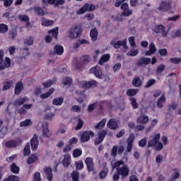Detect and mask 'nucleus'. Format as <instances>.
<instances>
[{
    "instance_id": "49530a36",
    "label": "nucleus",
    "mask_w": 181,
    "mask_h": 181,
    "mask_svg": "<svg viewBox=\"0 0 181 181\" xmlns=\"http://www.w3.org/2000/svg\"><path fill=\"white\" fill-rule=\"evenodd\" d=\"M30 153V145L29 144V143H28L24 148L23 155L26 156Z\"/></svg>"
},
{
    "instance_id": "20e7f679",
    "label": "nucleus",
    "mask_w": 181,
    "mask_h": 181,
    "mask_svg": "<svg viewBox=\"0 0 181 181\" xmlns=\"http://www.w3.org/2000/svg\"><path fill=\"white\" fill-rule=\"evenodd\" d=\"M11 67V59L9 57H6L5 61H4V50H0V70H4V69H8Z\"/></svg>"
},
{
    "instance_id": "39448f33",
    "label": "nucleus",
    "mask_w": 181,
    "mask_h": 181,
    "mask_svg": "<svg viewBox=\"0 0 181 181\" xmlns=\"http://www.w3.org/2000/svg\"><path fill=\"white\" fill-rule=\"evenodd\" d=\"M127 39L119 40L116 42L115 40H112L110 42V45L115 47V49H119L121 46L124 47V49H128V47L127 46Z\"/></svg>"
},
{
    "instance_id": "c756f323",
    "label": "nucleus",
    "mask_w": 181,
    "mask_h": 181,
    "mask_svg": "<svg viewBox=\"0 0 181 181\" xmlns=\"http://www.w3.org/2000/svg\"><path fill=\"white\" fill-rule=\"evenodd\" d=\"M132 85L134 87H141V86H142V81L141 80V78L135 76L132 80Z\"/></svg>"
},
{
    "instance_id": "2f4dec72",
    "label": "nucleus",
    "mask_w": 181,
    "mask_h": 181,
    "mask_svg": "<svg viewBox=\"0 0 181 181\" xmlns=\"http://www.w3.org/2000/svg\"><path fill=\"white\" fill-rule=\"evenodd\" d=\"M4 86H3V90H9L13 85V81L12 80H7L5 82H4Z\"/></svg>"
},
{
    "instance_id": "bb28decb",
    "label": "nucleus",
    "mask_w": 181,
    "mask_h": 181,
    "mask_svg": "<svg viewBox=\"0 0 181 181\" xmlns=\"http://www.w3.org/2000/svg\"><path fill=\"white\" fill-rule=\"evenodd\" d=\"M23 90V84L22 82H18L16 83L15 87V94L16 95H19L21 94V92Z\"/></svg>"
},
{
    "instance_id": "774afa93",
    "label": "nucleus",
    "mask_w": 181,
    "mask_h": 181,
    "mask_svg": "<svg viewBox=\"0 0 181 181\" xmlns=\"http://www.w3.org/2000/svg\"><path fill=\"white\" fill-rule=\"evenodd\" d=\"M34 181H42V179L40 178V173H35L34 174Z\"/></svg>"
},
{
    "instance_id": "c9c22d12",
    "label": "nucleus",
    "mask_w": 181,
    "mask_h": 181,
    "mask_svg": "<svg viewBox=\"0 0 181 181\" xmlns=\"http://www.w3.org/2000/svg\"><path fill=\"white\" fill-rule=\"evenodd\" d=\"M48 33L52 35V37L57 39V35H59V27H55L52 30H49Z\"/></svg>"
},
{
    "instance_id": "f8f14e48",
    "label": "nucleus",
    "mask_w": 181,
    "mask_h": 181,
    "mask_svg": "<svg viewBox=\"0 0 181 181\" xmlns=\"http://www.w3.org/2000/svg\"><path fill=\"white\" fill-rule=\"evenodd\" d=\"M170 9V4L166 1H162L160 4V6L158 7V12H166V11H169Z\"/></svg>"
},
{
    "instance_id": "13d9d810",
    "label": "nucleus",
    "mask_w": 181,
    "mask_h": 181,
    "mask_svg": "<svg viewBox=\"0 0 181 181\" xmlns=\"http://www.w3.org/2000/svg\"><path fill=\"white\" fill-rule=\"evenodd\" d=\"M81 61L83 62V63L87 64L89 62H91V57L88 55H85L81 57Z\"/></svg>"
},
{
    "instance_id": "e2e57ef3",
    "label": "nucleus",
    "mask_w": 181,
    "mask_h": 181,
    "mask_svg": "<svg viewBox=\"0 0 181 181\" xmlns=\"http://www.w3.org/2000/svg\"><path fill=\"white\" fill-rule=\"evenodd\" d=\"M146 145V137L143 138L141 140L139 141V146L141 148H144Z\"/></svg>"
},
{
    "instance_id": "a18cd8bd",
    "label": "nucleus",
    "mask_w": 181,
    "mask_h": 181,
    "mask_svg": "<svg viewBox=\"0 0 181 181\" xmlns=\"http://www.w3.org/2000/svg\"><path fill=\"white\" fill-rule=\"evenodd\" d=\"M136 93H138V90L136 89H129L127 90V95L129 97H132L136 95Z\"/></svg>"
},
{
    "instance_id": "052dcab7",
    "label": "nucleus",
    "mask_w": 181,
    "mask_h": 181,
    "mask_svg": "<svg viewBox=\"0 0 181 181\" xmlns=\"http://www.w3.org/2000/svg\"><path fill=\"white\" fill-rule=\"evenodd\" d=\"M75 165H76V169H78V170H80V169H83V168H84V164L83 163L82 161H76L75 163Z\"/></svg>"
},
{
    "instance_id": "393cba45",
    "label": "nucleus",
    "mask_w": 181,
    "mask_h": 181,
    "mask_svg": "<svg viewBox=\"0 0 181 181\" xmlns=\"http://www.w3.org/2000/svg\"><path fill=\"white\" fill-rule=\"evenodd\" d=\"M149 117L145 115H142L137 119L138 124H142L143 125L148 123Z\"/></svg>"
},
{
    "instance_id": "f3484780",
    "label": "nucleus",
    "mask_w": 181,
    "mask_h": 181,
    "mask_svg": "<svg viewBox=\"0 0 181 181\" xmlns=\"http://www.w3.org/2000/svg\"><path fill=\"white\" fill-rule=\"evenodd\" d=\"M32 151H36L37 146H39V140L37 139V135L34 134L33 139L30 141Z\"/></svg>"
},
{
    "instance_id": "864d4df0",
    "label": "nucleus",
    "mask_w": 181,
    "mask_h": 181,
    "mask_svg": "<svg viewBox=\"0 0 181 181\" xmlns=\"http://www.w3.org/2000/svg\"><path fill=\"white\" fill-rule=\"evenodd\" d=\"M139 53V51L138 49H132L127 53V56H130L131 57H134V56H136Z\"/></svg>"
},
{
    "instance_id": "79ce46f5",
    "label": "nucleus",
    "mask_w": 181,
    "mask_h": 181,
    "mask_svg": "<svg viewBox=\"0 0 181 181\" xmlns=\"http://www.w3.org/2000/svg\"><path fill=\"white\" fill-rule=\"evenodd\" d=\"M11 170L13 173L17 175V173H19V167H18L16 163H13L11 165Z\"/></svg>"
},
{
    "instance_id": "cd10ccee",
    "label": "nucleus",
    "mask_w": 181,
    "mask_h": 181,
    "mask_svg": "<svg viewBox=\"0 0 181 181\" xmlns=\"http://www.w3.org/2000/svg\"><path fill=\"white\" fill-rule=\"evenodd\" d=\"M90 36L93 42H95V40H97V37L98 36V31L97 30V28L90 30Z\"/></svg>"
},
{
    "instance_id": "8fccbe9b",
    "label": "nucleus",
    "mask_w": 181,
    "mask_h": 181,
    "mask_svg": "<svg viewBox=\"0 0 181 181\" xmlns=\"http://www.w3.org/2000/svg\"><path fill=\"white\" fill-rule=\"evenodd\" d=\"M174 173L173 174L172 179L173 180H176V179H179L180 177V173L177 169H175L173 170Z\"/></svg>"
},
{
    "instance_id": "412c9836",
    "label": "nucleus",
    "mask_w": 181,
    "mask_h": 181,
    "mask_svg": "<svg viewBox=\"0 0 181 181\" xmlns=\"http://www.w3.org/2000/svg\"><path fill=\"white\" fill-rule=\"evenodd\" d=\"M29 98L28 97L20 98L14 102V107H21V105L28 103Z\"/></svg>"
},
{
    "instance_id": "6e6552de",
    "label": "nucleus",
    "mask_w": 181,
    "mask_h": 181,
    "mask_svg": "<svg viewBox=\"0 0 181 181\" xmlns=\"http://www.w3.org/2000/svg\"><path fill=\"white\" fill-rule=\"evenodd\" d=\"M22 144V139H17L16 140H11L6 142L5 146L6 148H16Z\"/></svg>"
},
{
    "instance_id": "a211bd4d",
    "label": "nucleus",
    "mask_w": 181,
    "mask_h": 181,
    "mask_svg": "<svg viewBox=\"0 0 181 181\" xmlns=\"http://www.w3.org/2000/svg\"><path fill=\"white\" fill-rule=\"evenodd\" d=\"M86 165H87L88 170L89 172H93L94 170V162L93 160V158L88 157L85 160Z\"/></svg>"
},
{
    "instance_id": "7c9ffc66",
    "label": "nucleus",
    "mask_w": 181,
    "mask_h": 181,
    "mask_svg": "<svg viewBox=\"0 0 181 181\" xmlns=\"http://www.w3.org/2000/svg\"><path fill=\"white\" fill-rule=\"evenodd\" d=\"M166 103V98L162 95L160 98H158L157 101V107L158 108H163V104Z\"/></svg>"
},
{
    "instance_id": "a19ab883",
    "label": "nucleus",
    "mask_w": 181,
    "mask_h": 181,
    "mask_svg": "<svg viewBox=\"0 0 181 181\" xmlns=\"http://www.w3.org/2000/svg\"><path fill=\"white\" fill-rule=\"evenodd\" d=\"M83 153V151L81 149L76 148L73 151V156L74 158H78L79 156H81Z\"/></svg>"
},
{
    "instance_id": "9b49d317",
    "label": "nucleus",
    "mask_w": 181,
    "mask_h": 181,
    "mask_svg": "<svg viewBox=\"0 0 181 181\" xmlns=\"http://www.w3.org/2000/svg\"><path fill=\"white\" fill-rule=\"evenodd\" d=\"M119 121L117 120L116 119H111L110 120L108 121L107 126V128L110 129H117V128L119 127Z\"/></svg>"
},
{
    "instance_id": "0eeeda50",
    "label": "nucleus",
    "mask_w": 181,
    "mask_h": 181,
    "mask_svg": "<svg viewBox=\"0 0 181 181\" xmlns=\"http://www.w3.org/2000/svg\"><path fill=\"white\" fill-rule=\"evenodd\" d=\"M94 9H95V6L94 5L86 4L79 11H77V14L83 15V13H86L87 11H93Z\"/></svg>"
},
{
    "instance_id": "de8ad7c7",
    "label": "nucleus",
    "mask_w": 181,
    "mask_h": 181,
    "mask_svg": "<svg viewBox=\"0 0 181 181\" xmlns=\"http://www.w3.org/2000/svg\"><path fill=\"white\" fill-rule=\"evenodd\" d=\"M34 11L37 15H40V16H45V11L40 7H35Z\"/></svg>"
},
{
    "instance_id": "a878e982",
    "label": "nucleus",
    "mask_w": 181,
    "mask_h": 181,
    "mask_svg": "<svg viewBox=\"0 0 181 181\" xmlns=\"http://www.w3.org/2000/svg\"><path fill=\"white\" fill-rule=\"evenodd\" d=\"M39 159V155L33 154L31 155L27 160V163L28 165H32V163H35Z\"/></svg>"
},
{
    "instance_id": "c03bdc74",
    "label": "nucleus",
    "mask_w": 181,
    "mask_h": 181,
    "mask_svg": "<svg viewBox=\"0 0 181 181\" xmlns=\"http://www.w3.org/2000/svg\"><path fill=\"white\" fill-rule=\"evenodd\" d=\"M8 25L6 24H0V33H6L8 32Z\"/></svg>"
},
{
    "instance_id": "4be33fe9",
    "label": "nucleus",
    "mask_w": 181,
    "mask_h": 181,
    "mask_svg": "<svg viewBox=\"0 0 181 181\" xmlns=\"http://www.w3.org/2000/svg\"><path fill=\"white\" fill-rule=\"evenodd\" d=\"M18 18L21 22H25V26L28 29H30V28H32V25H30V23L29 22V16H28V15H21L19 16Z\"/></svg>"
},
{
    "instance_id": "7ed1b4c3",
    "label": "nucleus",
    "mask_w": 181,
    "mask_h": 181,
    "mask_svg": "<svg viewBox=\"0 0 181 181\" xmlns=\"http://www.w3.org/2000/svg\"><path fill=\"white\" fill-rule=\"evenodd\" d=\"M83 30L80 25H74L68 31V36L70 39H76L79 35H81Z\"/></svg>"
},
{
    "instance_id": "e433bc0d",
    "label": "nucleus",
    "mask_w": 181,
    "mask_h": 181,
    "mask_svg": "<svg viewBox=\"0 0 181 181\" xmlns=\"http://www.w3.org/2000/svg\"><path fill=\"white\" fill-rule=\"evenodd\" d=\"M54 23V21L52 20H48L46 18H42V26H52Z\"/></svg>"
},
{
    "instance_id": "37998d69",
    "label": "nucleus",
    "mask_w": 181,
    "mask_h": 181,
    "mask_svg": "<svg viewBox=\"0 0 181 181\" xmlns=\"http://www.w3.org/2000/svg\"><path fill=\"white\" fill-rule=\"evenodd\" d=\"M29 125H32V120L27 119L25 121H23L20 123L21 127H29Z\"/></svg>"
},
{
    "instance_id": "bf43d9fd",
    "label": "nucleus",
    "mask_w": 181,
    "mask_h": 181,
    "mask_svg": "<svg viewBox=\"0 0 181 181\" xmlns=\"http://www.w3.org/2000/svg\"><path fill=\"white\" fill-rule=\"evenodd\" d=\"M129 43L132 47H135V46H136V44L135 43V37H129Z\"/></svg>"
},
{
    "instance_id": "338daca9",
    "label": "nucleus",
    "mask_w": 181,
    "mask_h": 181,
    "mask_svg": "<svg viewBox=\"0 0 181 181\" xmlns=\"http://www.w3.org/2000/svg\"><path fill=\"white\" fill-rule=\"evenodd\" d=\"M165 67L163 64L158 66L156 71L157 74H160V73L165 70Z\"/></svg>"
},
{
    "instance_id": "0e129e2a",
    "label": "nucleus",
    "mask_w": 181,
    "mask_h": 181,
    "mask_svg": "<svg viewBox=\"0 0 181 181\" xmlns=\"http://www.w3.org/2000/svg\"><path fill=\"white\" fill-rule=\"evenodd\" d=\"M52 84H54V81H48L42 83V86H44L46 88H49Z\"/></svg>"
},
{
    "instance_id": "72a5a7b5",
    "label": "nucleus",
    "mask_w": 181,
    "mask_h": 181,
    "mask_svg": "<svg viewBox=\"0 0 181 181\" xmlns=\"http://www.w3.org/2000/svg\"><path fill=\"white\" fill-rule=\"evenodd\" d=\"M105 124H107V119L104 118L95 126V129H103L105 127Z\"/></svg>"
},
{
    "instance_id": "4468645a",
    "label": "nucleus",
    "mask_w": 181,
    "mask_h": 181,
    "mask_svg": "<svg viewBox=\"0 0 181 181\" xmlns=\"http://www.w3.org/2000/svg\"><path fill=\"white\" fill-rule=\"evenodd\" d=\"M42 135L45 138H50L52 136V132L49 130V124L46 122L42 124Z\"/></svg>"
},
{
    "instance_id": "09e8293b",
    "label": "nucleus",
    "mask_w": 181,
    "mask_h": 181,
    "mask_svg": "<svg viewBox=\"0 0 181 181\" xmlns=\"http://www.w3.org/2000/svg\"><path fill=\"white\" fill-rule=\"evenodd\" d=\"M0 1L4 2L5 8H9L13 4V0H0Z\"/></svg>"
},
{
    "instance_id": "5701e85b",
    "label": "nucleus",
    "mask_w": 181,
    "mask_h": 181,
    "mask_svg": "<svg viewBox=\"0 0 181 181\" xmlns=\"http://www.w3.org/2000/svg\"><path fill=\"white\" fill-rule=\"evenodd\" d=\"M151 62H152V59H151V58L142 57L138 60L137 66H142V64L147 65V64H149Z\"/></svg>"
},
{
    "instance_id": "c85d7f7f",
    "label": "nucleus",
    "mask_w": 181,
    "mask_h": 181,
    "mask_svg": "<svg viewBox=\"0 0 181 181\" xmlns=\"http://www.w3.org/2000/svg\"><path fill=\"white\" fill-rule=\"evenodd\" d=\"M54 52L56 54H58L59 56L63 54L64 52V49L61 45H57L54 46Z\"/></svg>"
},
{
    "instance_id": "423d86ee",
    "label": "nucleus",
    "mask_w": 181,
    "mask_h": 181,
    "mask_svg": "<svg viewBox=\"0 0 181 181\" xmlns=\"http://www.w3.org/2000/svg\"><path fill=\"white\" fill-rule=\"evenodd\" d=\"M122 13L121 16H131L132 15V10L129 9V5L127 3H123L121 5Z\"/></svg>"
},
{
    "instance_id": "f03ea898",
    "label": "nucleus",
    "mask_w": 181,
    "mask_h": 181,
    "mask_svg": "<svg viewBox=\"0 0 181 181\" xmlns=\"http://www.w3.org/2000/svg\"><path fill=\"white\" fill-rule=\"evenodd\" d=\"M159 139H160V134L158 133L152 136L148 142V148H151V146H156V151H161V149H163V144L159 141Z\"/></svg>"
},
{
    "instance_id": "f704fd0d",
    "label": "nucleus",
    "mask_w": 181,
    "mask_h": 181,
    "mask_svg": "<svg viewBox=\"0 0 181 181\" xmlns=\"http://www.w3.org/2000/svg\"><path fill=\"white\" fill-rule=\"evenodd\" d=\"M53 93H54V89L52 88L46 93L41 94L40 98H42V100H45V98H49V96L51 94H53Z\"/></svg>"
},
{
    "instance_id": "ea45409f",
    "label": "nucleus",
    "mask_w": 181,
    "mask_h": 181,
    "mask_svg": "<svg viewBox=\"0 0 181 181\" xmlns=\"http://www.w3.org/2000/svg\"><path fill=\"white\" fill-rule=\"evenodd\" d=\"M63 101H64L63 98H57L53 100L52 104L53 105H62L63 104Z\"/></svg>"
},
{
    "instance_id": "4c0bfd02",
    "label": "nucleus",
    "mask_w": 181,
    "mask_h": 181,
    "mask_svg": "<svg viewBox=\"0 0 181 181\" xmlns=\"http://www.w3.org/2000/svg\"><path fill=\"white\" fill-rule=\"evenodd\" d=\"M54 118V114L52 112L49 110H48V112L45 114V119H47V121H52V119Z\"/></svg>"
},
{
    "instance_id": "4d7b16f0",
    "label": "nucleus",
    "mask_w": 181,
    "mask_h": 181,
    "mask_svg": "<svg viewBox=\"0 0 181 181\" xmlns=\"http://www.w3.org/2000/svg\"><path fill=\"white\" fill-rule=\"evenodd\" d=\"M135 141V135L134 134H130L129 138L127 139V144H134Z\"/></svg>"
},
{
    "instance_id": "3c124183",
    "label": "nucleus",
    "mask_w": 181,
    "mask_h": 181,
    "mask_svg": "<svg viewBox=\"0 0 181 181\" xmlns=\"http://www.w3.org/2000/svg\"><path fill=\"white\" fill-rule=\"evenodd\" d=\"M107 173H108V169L104 168L99 174L100 179H105Z\"/></svg>"
},
{
    "instance_id": "dca6fc26",
    "label": "nucleus",
    "mask_w": 181,
    "mask_h": 181,
    "mask_svg": "<svg viewBox=\"0 0 181 181\" xmlns=\"http://www.w3.org/2000/svg\"><path fill=\"white\" fill-rule=\"evenodd\" d=\"M90 136H94V132H84L81 136V142H88L90 141Z\"/></svg>"
},
{
    "instance_id": "6ab92c4d",
    "label": "nucleus",
    "mask_w": 181,
    "mask_h": 181,
    "mask_svg": "<svg viewBox=\"0 0 181 181\" xmlns=\"http://www.w3.org/2000/svg\"><path fill=\"white\" fill-rule=\"evenodd\" d=\"M156 52V47L153 42L148 46V50L145 52V56H152Z\"/></svg>"
},
{
    "instance_id": "603ef678",
    "label": "nucleus",
    "mask_w": 181,
    "mask_h": 181,
    "mask_svg": "<svg viewBox=\"0 0 181 181\" xmlns=\"http://www.w3.org/2000/svg\"><path fill=\"white\" fill-rule=\"evenodd\" d=\"M78 177H80L79 175H78V172L77 171H74L71 173V178H72V181H80L78 180Z\"/></svg>"
},
{
    "instance_id": "473e14b6",
    "label": "nucleus",
    "mask_w": 181,
    "mask_h": 181,
    "mask_svg": "<svg viewBox=\"0 0 181 181\" xmlns=\"http://www.w3.org/2000/svg\"><path fill=\"white\" fill-rule=\"evenodd\" d=\"M110 57L111 56L110 55V54L103 55L99 61V64L103 65L104 64V63H107V62L110 60Z\"/></svg>"
},
{
    "instance_id": "1a4fd4ad",
    "label": "nucleus",
    "mask_w": 181,
    "mask_h": 181,
    "mask_svg": "<svg viewBox=\"0 0 181 181\" xmlns=\"http://www.w3.org/2000/svg\"><path fill=\"white\" fill-rule=\"evenodd\" d=\"M79 86L83 87V88H90V87H95L97 86V81H90L89 82L82 81L79 82Z\"/></svg>"
},
{
    "instance_id": "6e6d98bb",
    "label": "nucleus",
    "mask_w": 181,
    "mask_h": 181,
    "mask_svg": "<svg viewBox=\"0 0 181 181\" xmlns=\"http://www.w3.org/2000/svg\"><path fill=\"white\" fill-rule=\"evenodd\" d=\"M131 105L133 107V108L135 110L138 108V103H136V99L132 98H130Z\"/></svg>"
},
{
    "instance_id": "680f3d73",
    "label": "nucleus",
    "mask_w": 181,
    "mask_h": 181,
    "mask_svg": "<svg viewBox=\"0 0 181 181\" xmlns=\"http://www.w3.org/2000/svg\"><path fill=\"white\" fill-rule=\"evenodd\" d=\"M71 83H72V80H71V78L70 77H66L63 81V83L64 84V86H70Z\"/></svg>"
},
{
    "instance_id": "69168bd1",
    "label": "nucleus",
    "mask_w": 181,
    "mask_h": 181,
    "mask_svg": "<svg viewBox=\"0 0 181 181\" xmlns=\"http://www.w3.org/2000/svg\"><path fill=\"white\" fill-rule=\"evenodd\" d=\"M21 179L16 175H11L8 178V181H19Z\"/></svg>"
},
{
    "instance_id": "ddd939ff",
    "label": "nucleus",
    "mask_w": 181,
    "mask_h": 181,
    "mask_svg": "<svg viewBox=\"0 0 181 181\" xmlns=\"http://www.w3.org/2000/svg\"><path fill=\"white\" fill-rule=\"evenodd\" d=\"M107 135V130H102L98 134V138H96L95 141V144L98 145V144H101L103 141H104V138Z\"/></svg>"
},
{
    "instance_id": "b1692460",
    "label": "nucleus",
    "mask_w": 181,
    "mask_h": 181,
    "mask_svg": "<svg viewBox=\"0 0 181 181\" xmlns=\"http://www.w3.org/2000/svg\"><path fill=\"white\" fill-rule=\"evenodd\" d=\"M45 175L47 177V180L52 181L53 180V173H52L51 168H45Z\"/></svg>"
},
{
    "instance_id": "58836bf2",
    "label": "nucleus",
    "mask_w": 181,
    "mask_h": 181,
    "mask_svg": "<svg viewBox=\"0 0 181 181\" xmlns=\"http://www.w3.org/2000/svg\"><path fill=\"white\" fill-rule=\"evenodd\" d=\"M35 38L33 37H28L24 40V44L27 46H32L33 45V42Z\"/></svg>"
},
{
    "instance_id": "9d476101",
    "label": "nucleus",
    "mask_w": 181,
    "mask_h": 181,
    "mask_svg": "<svg viewBox=\"0 0 181 181\" xmlns=\"http://www.w3.org/2000/svg\"><path fill=\"white\" fill-rule=\"evenodd\" d=\"M153 32L155 33H160L162 36H166V35H168V32H166V28L162 25L156 26L153 29Z\"/></svg>"
},
{
    "instance_id": "f257e3e1",
    "label": "nucleus",
    "mask_w": 181,
    "mask_h": 181,
    "mask_svg": "<svg viewBox=\"0 0 181 181\" xmlns=\"http://www.w3.org/2000/svg\"><path fill=\"white\" fill-rule=\"evenodd\" d=\"M112 170L117 169L118 175L122 176L121 179H125L129 175V167L125 165V163L122 160L112 161L111 163Z\"/></svg>"
},
{
    "instance_id": "aec40b11",
    "label": "nucleus",
    "mask_w": 181,
    "mask_h": 181,
    "mask_svg": "<svg viewBox=\"0 0 181 181\" xmlns=\"http://www.w3.org/2000/svg\"><path fill=\"white\" fill-rule=\"evenodd\" d=\"M62 163L64 168H69L70 166V163H71V156L69 154H65L64 156V160H62Z\"/></svg>"
},
{
    "instance_id": "2eb2a0df",
    "label": "nucleus",
    "mask_w": 181,
    "mask_h": 181,
    "mask_svg": "<svg viewBox=\"0 0 181 181\" xmlns=\"http://www.w3.org/2000/svg\"><path fill=\"white\" fill-rule=\"evenodd\" d=\"M90 73L94 74L95 77H97L98 78H101V76H103L101 68L98 66L91 68L90 69Z\"/></svg>"
},
{
    "instance_id": "5fc2aeb1",
    "label": "nucleus",
    "mask_w": 181,
    "mask_h": 181,
    "mask_svg": "<svg viewBox=\"0 0 181 181\" xmlns=\"http://www.w3.org/2000/svg\"><path fill=\"white\" fill-rule=\"evenodd\" d=\"M170 63H173V64H179L181 62V58L179 57H173L170 59Z\"/></svg>"
}]
</instances>
